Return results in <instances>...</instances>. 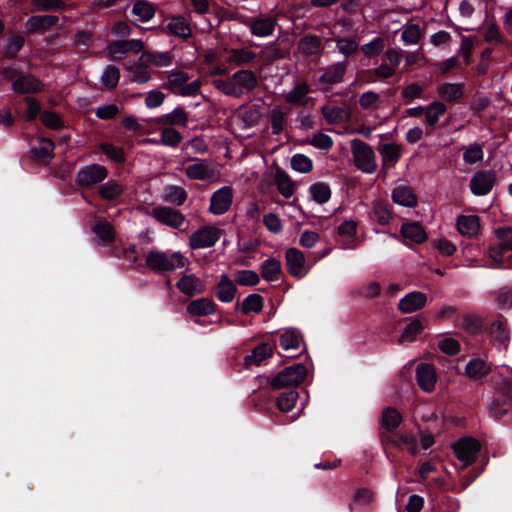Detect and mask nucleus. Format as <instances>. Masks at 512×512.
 <instances>
[{
  "label": "nucleus",
  "mask_w": 512,
  "mask_h": 512,
  "mask_svg": "<svg viewBox=\"0 0 512 512\" xmlns=\"http://www.w3.org/2000/svg\"><path fill=\"white\" fill-rule=\"evenodd\" d=\"M494 392L489 405L490 415L501 419L512 407V370L507 366L500 367L492 376Z\"/></svg>",
  "instance_id": "obj_1"
},
{
  "label": "nucleus",
  "mask_w": 512,
  "mask_h": 512,
  "mask_svg": "<svg viewBox=\"0 0 512 512\" xmlns=\"http://www.w3.org/2000/svg\"><path fill=\"white\" fill-rule=\"evenodd\" d=\"M213 85L227 96L241 98L245 93L252 92L258 86V78L251 70L236 71L227 79H215Z\"/></svg>",
  "instance_id": "obj_2"
},
{
  "label": "nucleus",
  "mask_w": 512,
  "mask_h": 512,
  "mask_svg": "<svg viewBox=\"0 0 512 512\" xmlns=\"http://www.w3.org/2000/svg\"><path fill=\"white\" fill-rule=\"evenodd\" d=\"M186 258L180 252L167 253L160 250H152L146 254L145 266L155 273L171 272L184 268Z\"/></svg>",
  "instance_id": "obj_3"
},
{
  "label": "nucleus",
  "mask_w": 512,
  "mask_h": 512,
  "mask_svg": "<svg viewBox=\"0 0 512 512\" xmlns=\"http://www.w3.org/2000/svg\"><path fill=\"white\" fill-rule=\"evenodd\" d=\"M351 152L354 165L363 173L372 174L377 169L376 155L371 146L365 142L353 139Z\"/></svg>",
  "instance_id": "obj_4"
},
{
  "label": "nucleus",
  "mask_w": 512,
  "mask_h": 512,
  "mask_svg": "<svg viewBox=\"0 0 512 512\" xmlns=\"http://www.w3.org/2000/svg\"><path fill=\"white\" fill-rule=\"evenodd\" d=\"M307 376V368L303 364L286 367L270 380L273 389H282L288 386L301 384Z\"/></svg>",
  "instance_id": "obj_5"
},
{
  "label": "nucleus",
  "mask_w": 512,
  "mask_h": 512,
  "mask_svg": "<svg viewBox=\"0 0 512 512\" xmlns=\"http://www.w3.org/2000/svg\"><path fill=\"white\" fill-rule=\"evenodd\" d=\"M222 234L223 231L213 225L200 227L189 237V246L191 249L210 248L218 242Z\"/></svg>",
  "instance_id": "obj_6"
},
{
  "label": "nucleus",
  "mask_w": 512,
  "mask_h": 512,
  "mask_svg": "<svg viewBox=\"0 0 512 512\" xmlns=\"http://www.w3.org/2000/svg\"><path fill=\"white\" fill-rule=\"evenodd\" d=\"M108 176V170L104 165L89 164L79 169L75 182L81 188H90L101 183Z\"/></svg>",
  "instance_id": "obj_7"
},
{
  "label": "nucleus",
  "mask_w": 512,
  "mask_h": 512,
  "mask_svg": "<svg viewBox=\"0 0 512 512\" xmlns=\"http://www.w3.org/2000/svg\"><path fill=\"white\" fill-rule=\"evenodd\" d=\"M150 214L157 222L172 229H180L186 221V217L181 211L169 206H155Z\"/></svg>",
  "instance_id": "obj_8"
},
{
  "label": "nucleus",
  "mask_w": 512,
  "mask_h": 512,
  "mask_svg": "<svg viewBox=\"0 0 512 512\" xmlns=\"http://www.w3.org/2000/svg\"><path fill=\"white\" fill-rule=\"evenodd\" d=\"M185 175L191 180L216 182L219 172L215 165L207 160H198L185 168Z\"/></svg>",
  "instance_id": "obj_9"
},
{
  "label": "nucleus",
  "mask_w": 512,
  "mask_h": 512,
  "mask_svg": "<svg viewBox=\"0 0 512 512\" xmlns=\"http://www.w3.org/2000/svg\"><path fill=\"white\" fill-rule=\"evenodd\" d=\"M452 448L457 459L461 461L464 466H468L476 460L480 451V444L474 438L464 437L455 442Z\"/></svg>",
  "instance_id": "obj_10"
},
{
  "label": "nucleus",
  "mask_w": 512,
  "mask_h": 512,
  "mask_svg": "<svg viewBox=\"0 0 512 512\" xmlns=\"http://www.w3.org/2000/svg\"><path fill=\"white\" fill-rule=\"evenodd\" d=\"M495 183L496 173L493 170H481L472 176L469 187L475 196H484L490 193Z\"/></svg>",
  "instance_id": "obj_11"
},
{
  "label": "nucleus",
  "mask_w": 512,
  "mask_h": 512,
  "mask_svg": "<svg viewBox=\"0 0 512 512\" xmlns=\"http://www.w3.org/2000/svg\"><path fill=\"white\" fill-rule=\"evenodd\" d=\"M233 202V189L230 186H223L216 190L210 198L209 212L213 215H223L231 207Z\"/></svg>",
  "instance_id": "obj_12"
},
{
  "label": "nucleus",
  "mask_w": 512,
  "mask_h": 512,
  "mask_svg": "<svg viewBox=\"0 0 512 512\" xmlns=\"http://www.w3.org/2000/svg\"><path fill=\"white\" fill-rule=\"evenodd\" d=\"M286 266L289 274L297 279L303 278L309 271L305 256L297 248H289L285 252Z\"/></svg>",
  "instance_id": "obj_13"
},
{
  "label": "nucleus",
  "mask_w": 512,
  "mask_h": 512,
  "mask_svg": "<svg viewBox=\"0 0 512 512\" xmlns=\"http://www.w3.org/2000/svg\"><path fill=\"white\" fill-rule=\"evenodd\" d=\"M347 70L345 61L333 63L322 70L319 76V83L324 87H331L343 81Z\"/></svg>",
  "instance_id": "obj_14"
},
{
  "label": "nucleus",
  "mask_w": 512,
  "mask_h": 512,
  "mask_svg": "<svg viewBox=\"0 0 512 512\" xmlns=\"http://www.w3.org/2000/svg\"><path fill=\"white\" fill-rule=\"evenodd\" d=\"M416 380L419 387L427 393L435 389L437 382V374L434 366L421 363L416 368Z\"/></svg>",
  "instance_id": "obj_15"
},
{
  "label": "nucleus",
  "mask_w": 512,
  "mask_h": 512,
  "mask_svg": "<svg viewBox=\"0 0 512 512\" xmlns=\"http://www.w3.org/2000/svg\"><path fill=\"white\" fill-rule=\"evenodd\" d=\"M402 146L396 143H384L378 147L381 156L382 169L388 170L397 164L402 156Z\"/></svg>",
  "instance_id": "obj_16"
},
{
  "label": "nucleus",
  "mask_w": 512,
  "mask_h": 512,
  "mask_svg": "<svg viewBox=\"0 0 512 512\" xmlns=\"http://www.w3.org/2000/svg\"><path fill=\"white\" fill-rule=\"evenodd\" d=\"M426 304V294L420 291H413L399 300L398 308L403 313H412L422 309Z\"/></svg>",
  "instance_id": "obj_17"
},
{
  "label": "nucleus",
  "mask_w": 512,
  "mask_h": 512,
  "mask_svg": "<svg viewBox=\"0 0 512 512\" xmlns=\"http://www.w3.org/2000/svg\"><path fill=\"white\" fill-rule=\"evenodd\" d=\"M177 288L186 296L192 297L205 290L202 280L194 274L183 275L176 283Z\"/></svg>",
  "instance_id": "obj_18"
},
{
  "label": "nucleus",
  "mask_w": 512,
  "mask_h": 512,
  "mask_svg": "<svg viewBox=\"0 0 512 512\" xmlns=\"http://www.w3.org/2000/svg\"><path fill=\"white\" fill-rule=\"evenodd\" d=\"M43 88V83L33 75L20 76L12 82L13 91L20 94L38 93Z\"/></svg>",
  "instance_id": "obj_19"
},
{
  "label": "nucleus",
  "mask_w": 512,
  "mask_h": 512,
  "mask_svg": "<svg viewBox=\"0 0 512 512\" xmlns=\"http://www.w3.org/2000/svg\"><path fill=\"white\" fill-rule=\"evenodd\" d=\"M237 291L236 283L227 274H222L215 289L217 299L223 303H230L235 299Z\"/></svg>",
  "instance_id": "obj_20"
},
{
  "label": "nucleus",
  "mask_w": 512,
  "mask_h": 512,
  "mask_svg": "<svg viewBox=\"0 0 512 512\" xmlns=\"http://www.w3.org/2000/svg\"><path fill=\"white\" fill-rule=\"evenodd\" d=\"M456 227L462 236L473 238L480 231V219L477 215H460L457 217Z\"/></svg>",
  "instance_id": "obj_21"
},
{
  "label": "nucleus",
  "mask_w": 512,
  "mask_h": 512,
  "mask_svg": "<svg viewBox=\"0 0 512 512\" xmlns=\"http://www.w3.org/2000/svg\"><path fill=\"white\" fill-rule=\"evenodd\" d=\"M277 19L273 16L253 18L249 23L251 33L257 37H267L273 34Z\"/></svg>",
  "instance_id": "obj_22"
},
{
  "label": "nucleus",
  "mask_w": 512,
  "mask_h": 512,
  "mask_svg": "<svg viewBox=\"0 0 512 512\" xmlns=\"http://www.w3.org/2000/svg\"><path fill=\"white\" fill-rule=\"evenodd\" d=\"M393 202L397 205L413 208L417 205V196L407 185L396 186L391 193Z\"/></svg>",
  "instance_id": "obj_23"
},
{
  "label": "nucleus",
  "mask_w": 512,
  "mask_h": 512,
  "mask_svg": "<svg viewBox=\"0 0 512 512\" xmlns=\"http://www.w3.org/2000/svg\"><path fill=\"white\" fill-rule=\"evenodd\" d=\"M139 61L144 66L168 67L172 64L173 57L170 52L144 51Z\"/></svg>",
  "instance_id": "obj_24"
},
{
  "label": "nucleus",
  "mask_w": 512,
  "mask_h": 512,
  "mask_svg": "<svg viewBox=\"0 0 512 512\" xmlns=\"http://www.w3.org/2000/svg\"><path fill=\"white\" fill-rule=\"evenodd\" d=\"M259 269L262 278L267 282H277L283 274L281 262L274 257L263 261Z\"/></svg>",
  "instance_id": "obj_25"
},
{
  "label": "nucleus",
  "mask_w": 512,
  "mask_h": 512,
  "mask_svg": "<svg viewBox=\"0 0 512 512\" xmlns=\"http://www.w3.org/2000/svg\"><path fill=\"white\" fill-rule=\"evenodd\" d=\"M370 215L382 226L389 225L393 220V213L389 203L381 199H376L372 202Z\"/></svg>",
  "instance_id": "obj_26"
},
{
  "label": "nucleus",
  "mask_w": 512,
  "mask_h": 512,
  "mask_svg": "<svg viewBox=\"0 0 512 512\" xmlns=\"http://www.w3.org/2000/svg\"><path fill=\"white\" fill-rule=\"evenodd\" d=\"M447 108L445 104L440 101H434L426 106L424 114V123L427 127V134L431 131L428 128H434L439 119L446 113Z\"/></svg>",
  "instance_id": "obj_27"
},
{
  "label": "nucleus",
  "mask_w": 512,
  "mask_h": 512,
  "mask_svg": "<svg viewBox=\"0 0 512 512\" xmlns=\"http://www.w3.org/2000/svg\"><path fill=\"white\" fill-rule=\"evenodd\" d=\"M274 183L278 192L286 199L293 196L295 192L294 182L290 176L281 168H277L274 174Z\"/></svg>",
  "instance_id": "obj_28"
},
{
  "label": "nucleus",
  "mask_w": 512,
  "mask_h": 512,
  "mask_svg": "<svg viewBox=\"0 0 512 512\" xmlns=\"http://www.w3.org/2000/svg\"><path fill=\"white\" fill-rule=\"evenodd\" d=\"M401 234L406 240L415 244H421L427 240V233L421 224L416 222L404 223L401 227Z\"/></svg>",
  "instance_id": "obj_29"
},
{
  "label": "nucleus",
  "mask_w": 512,
  "mask_h": 512,
  "mask_svg": "<svg viewBox=\"0 0 512 512\" xmlns=\"http://www.w3.org/2000/svg\"><path fill=\"white\" fill-rule=\"evenodd\" d=\"M216 310V304L209 298H199L190 302L187 306V312L192 316L211 315Z\"/></svg>",
  "instance_id": "obj_30"
},
{
  "label": "nucleus",
  "mask_w": 512,
  "mask_h": 512,
  "mask_svg": "<svg viewBox=\"0 0 512 512\" xmlns=\"http://www.w3.org/2000/svg\"><path fill=\"white\" fill-rule=\"evenodd\" d=\"M463 83H443L437 87L439 96L446 101L456 102L464 95Z\"/></svg>",
  "instance_id": "obj_31"
},
{
  "label": "nucleus",
  "mask_w": 512,
  "mask_h": 512,
  "mask_svg": "<svg viewBox=\"0 0 512 512\" xmlns=\"http://www.w3.org/2000/svg\"><path fill=\"white\" fill-rule=\"evenodd\" d=\"M274 346L269 343H262L256 346L250 355L245 357V365L250 367L252 365H259L262 361L272 357Z\"/></svg>",
  "instance_id": "obj_32"
},
{
  "label": "nucleus",
  "mask_w": 512,
  "mask_h": 512,
  "mask_svg": "<svg viewBox=\"0 0 512 512\" xmlns=\"http://www.w3.org/2000/svg\"><path fill=\"white\" fill-rule=\"evenodd\" d=\"M166 30L171 35L183 39L189 38L192 34L189 22L182 16L173 17L167 24Z\"/></svg>",
  "instance_id": "obj_33"
},
{
  "label": "nucleus",
  "mask_w": 512,
  "mask_h": 512,
  "mask_svg": "<svg viewBox=\"0 0 512 512\" xmlns=\"http://www.w3.org/2000/svg\"><path fill=\"white\" fill-rule=\"evenodd\" d=\"M188 113L182 107H176L170 113L164 114L157 119L160 125L186 126L188 123Z\"/></svg>",
  "instance_id": "obj_34"
},
{
  "label": "nucleus",
  "mask_w": 512,
  "mask_h": 512,
  "mask_svg": "<svg viewBox=\"0 0 512 512\" xmlns=\"http://www.w3.org/2000/svg\"><path fill=\"white\" fill-rule=\"evenodd\" d=\"M187 197V191L183 187L177 185L166 186L162 195L163 201L176 206L183 205L187 200Z\"/></svg>",
  "instance_id": "obj_35"
},
{
  "label": "nucleus",
  "mask_w": 512,
  "mask_h": 512,
  "mask_svg": "<svg viewBox=\"0 0 512 512\" xmlns=\"http://www.w3.org/2000/svg\"><path fill=\"white\" fill-rule=\"evenodd\" d=\"M490 372V365L482 359H471L465 367V374L472 380H479Z\"/></svg>",
  "instance_id": "obj_36"
},
{
  "label": "nucleus",
  "mask_w": 512,
  "mask_h": 512,
  "mask_svg": "<svg viewBox=\"0 0 512 512\" xmlns=\"http://www.w3.org/2000/svg\"><path fill=\"white\" fill-rule=\"evenodd\" d=\"M401 422L402 415L397 409L393 407L383 409L380 424L385 430L389 432L394 431L399 427Z\"/></svg>",
  "instance_id": "obj_37"
},
{
  "label": "nucleus",
  "mask_w": 512,
  "mask_h": 512,
  "mask_svg": "<svg viewBox=\"0 0 512 512\" xmlns=\"http://www.w3.org/2000/svg\"><path fill=\"white\" fill-rule=\"evenodd\" d=\"M59 18L55 15H36L28 18L26 28L28 31H37L54 26L58 23Z\"/></svg>",
  "instance_id": "obj_38"
},
{
  "label": "nucleus",
  "mask_w": 512,
  "mask_h": 512,
  "mask_svg": "<svg viewBox=\"0 0 512 512\" xmlns=\"http://www.w3.org/2000/svg\"><path fill=\"white\" fill-rule=\"evenodd\" d=\"M424 31L415 23H406L401 28V40L405 45H416L421 40Z\"/></svg>",
  "instance_id": "obj_39"
},
{
  "label": "nucleus",
  "mask_w": 512,
  "mask_h": 512,
  "mask_svg": "<svg viewBox=\"0 0 512 512\" xmlns=\"http://www.w3.org/2000/svg\"><path fill=\"white\" fill-rule=\"evenodd\" d=\"M55 145L48 138H41L37 144L33 146L32 152L34 156L42 162H49L53 157Z\"/></svg>",
  "instance_id": "obj_40"
},
{
  "label": "nucleus",
  "mask_w": 512,
  "mask_h": 512,
  "mask_svg": "<svg viewBox=\"0 0 512 512\" xmlns=\"http://www.w3.org/2000/svg\"><path fill=\"white\" fill-rule=\"evenodd\" d=\"M123 191V186L115 180H109L98 188L99 196L107 201H113L119 198Z\"/></svg>",
  "instance_id": "obj_41"
},
{
  "label": "nucleus",
  "mask_w": 512,
  "mask_h": 512,
  "mask_svg": "<svg viewBox=\"0 0 512 512\" xmlns=\"http://www.w3.org/2000/svg\"><path fill=\"white\" fill-rule=\"evenodd\" d=\"M310 89L308 84L305 82H301L296 84L291 91L285 94V100L292 105H305L306 103V95L309 93Z\"/></svg>",
  "instance_id": "obj_42"
},
{
  "label": "nucleus",
  "mask_w": 512,
  "mask_h": 512,
  "mask_svg": "<svg viewBox=\"0 0 512 512\" xmlns=\"http://www.w3.org/2000/svg\"><path fill=\"white\" fill-rule=\"evenodd\" d=\"M301 335L295 329L284 330L279 337V344L285 351L296 350L299 348Z\"/></svg>",
  "instance_id": "obj_43"
},
{
  "label": "nucleus",
  "mask_w": 512,
  "mask_h": 512,
  "mask_svg": "<svg viewBox=\"0 0 512 512\" xmlns=\"http://www.w3.org/2000/svg\"><path fill=\"white\" fill-rule=\"evenodd\" d=\"M298 49L305 56L315 55L321 49V39L316 35H306L300 39Z\"/></svg>",
  "instance_id": "obj_44"
},
{
  "label": "nucleus",
  "mask_w": 512,
  "mask_h": 512,
  "mask_svg": "<svg viewBox=\"0 0 512 512\" xmlns=\"http://www.w3.org/2000/svg\"><path fill=\"white\" fill-rule=\"evenodd\" d=\"M154 5L147 0H138L133 4L132 13L142 22H148L155 16Z\"/></svg>",
  "instance_id": "obj_45"
},
{
  "label": "nucleus",
  "mask_w": 512,
  "mask_h": 512,
  "mask_svg": "<svg viewBox=\"0 0 512 512\" xmlns=\"http://www.w3.org/2000/svg\"><path fill=\"white\" fill-rule=\"evenodd\" d=\"M91 229L102 242L110 243L114 240L113 226L106 220L99 219L95 221Z\"/></svg>",
  "instance_id": "obj_46"
},
{
  "label": "nucleus",
  "mask_w": 512,
  "mask_h": 512,
  "mask_svg": "<svg viewBox=\"0 0 512 512\" xmlns=\"http://www.w3.org/2000/svg\"><path fill=\"white\" fill-rule=\"evenodd\" d=\"M256 54L248 49H230L228 51L227 62L241 66L251 63L255 60Z\"/></svg>",
  "instance_id": "obj_47"
},
{
  "label": "nucleus",
  "mask_w": 512,
  "mask_h": 512,
  "mask_svg": "<svg viewBox=\"0 0 512 512\" xmlns=\"http://www.w3.org/2000/svg\"><path fill=\"white\" fill-rule=\"evenodd\" d=\"M182 134L172 127H164L160 129L159 143L171 148H177L182 142Z\"/></svg>",
  "instance_id": "obj_48"
},
{
  "label": "nucleus",
  "mask_w": 512,
  "mask_h": 512,
  "mask_svg": "<svg viewBox=\"0 0 512 512\" xmlns=\"http://www.w3.org/2000/svg\"><path fill=\"white\" fill-rule=\"evenodd\" d=\"M311 198L318 204H324L331 198L330 186L324 182H317L309 187Z\"/></svg>",
  "instance_id": "obj_49"
},
{
  "label": "nucleus",
  "mask_w": 512,
  "mask_h": 512,
  "mask_svg": "<svg viewBox=\"0 0 512 512\" xmlns=\"http://www.w3.org/2000/svg\"><path fill=\"white\" fill-rule=\"evenodd\" d=\"M490 333L494 341L501 345L507 346L510 339V332L507 328V323L497 320L491 324Z\"/></svg>",
  "instance_id": "obj_50"
},
{
  "label": "nucleus",
  "mask_w": 512,
  "mask_h": 512,
  "mask_svg": "<svg viewBox=\"0 0 512 512\" xmlns=\"http://www.w3.org/2000/svg\"><path fill=\"white\" fill-rule=\"evenodd\" d=\"M263 305L264 300L260 294H250L243 300L241 304V311L243 314H258L262 311Z\"/></svg>",
  "instance_id": "obj_51"
},
{
  "label": "nucleus",
  "mask_w": 512,
  "mask_h": 512,
  "mask_svg": "<svg viewBox=\"0 0 512 512\" xmlns=\"http://www.w3.org/2000/svg\"><path fill=\"white\" fill-rule=\"evenodd\" d=\"M337 51L346 58L354 55L359 49V43L353 38L338 37L334 39Z\"/></svg>",
  "instance_id": "obj_52"
},
{
  "label": "nucleus",
  "mask_w": 512,
  "mask_h": 512,
  "mask_svg": "<svg viewBox=\"0 0 512 512\" xmlns=\"http://www.w3.org/2000/svg\"><path fill=\"white\" fill-rule=\"evenodd\" d=\"M298 397V392L295 390L281 393L277 398L276 405L280 411L289 412L295 407Z\"/></svg>",
  "instance_id": "obj_53"
},
{
  "label": "nucleus",
  "mask_w": 512,
  "mask_h": 512,
  "mask_svg": "<svg viewBox=\"0 0 512 512\" xmlns=\"http://www.w3.org/2000/svg\"><path fill=\"white\" fill-rule=\"evenodd\" d=\"M120 79V71L113 65H108L101 75V84L107 89H113L117 86Z\"/></svg>",
  "instance_id": "obj_54"
},
{
  "label": "nucleus",
  "mask_w": 512,
  "mask_h": 512,
  "mask_svg": "<svg viewBox=\"0 0 512 512\" xmlns=\"http://www.w3.org/2000/svg\"><path fill=\"white\" fill-rule=\"evenodd\" d=\"M286 116L287 112L282 108L276 107L271 110L270 123L272 134L278 135L284 130Z\"/></svg>",
  "instance_id": "obj_55"
},
{
  "label": "nucleus",
  "mask_w": 512,
  "mask_h": 512,
  "mask_svg": "<svg viewBox=\"0 0 512 512\" xmlns=\"http://www.w3.org/2000/svg\"><path fill=\"white\" fill-rule=\"evenodd\" d=\"M463 152V161L466 164L472 165L483 159L484 151L481 145L479 144H470L465 146Z\"/></svg>",
  "instance_id": "obj_56"
},
{
  "label": "nucleus",
  "mask_w": 512,
  "mask_h": 512,
  "mask_svg": "<svg viewBox=\"0 0 512 512\" xmlns=\"http://www.w3.org/2000/svg\"><path fill=\"white\" fill-rule=\"evenodd\" d=\"M321 112L329 124H338L345 119L344 110L337 106L325 105L321 108Z\"/></svg>",
  "instance_id": "obj_57"
},
{
  "label": "nucleus",
  "mask_w": 512,
  "mask_h": 512,
  "mask_svg": "<svg viewBox=\"0 0 512 512\" xmlns=\"http://www.w3.org/2000/svg\"><path fill=\"white\" fill-rule=\"evenodd\" d=\"M359 104L364 110L375 111L380 108V95L373 91H368L360 95Z\"/></svg>",
  "instance_id": "obj_58"
},
{
  "label": "nucleus",
  "mask_w": 512,
  "mask_h": 512,
  "mask_svg": "<svg viewBox=\"0 0 512 512\" xmlns=\"http://www.w3.org/2000/svg\"><path fill=\"white\" fill-rule=\"evenodd\" d=\"M423 330V324L418 319H413L404 328L399 342H412L416 339L417 335Z\"/></svg>",
  "instance_id": "obj_59"
},
{
  "label": "nucleus",
  "mask_w": 512,
  "mask_h": 512,
  "mask_svg": "<svg viewBox=\"0 0 512 512\" xmlns=\"http://www.w3.org/2000/svg\"><path fill=\"white\" fill-rule=\"evenodd\" d=\"M235 281L241 286H256L260 283V276L254 270H239L235 274Z\"/></svg>",
  "instance_id": "obj_60"
},
{
  "label": "nucleus",
  "mask_w": 512,
  "mask_h": 512,
  "mask_svg": "<svg viewBox=\"0 0 512 512\" xmlns=\"http://www.w3.org/2000/svg\"><path fill=\"white\" fill-rule=\"evenodd\" d=\"M291 167L299 173H309L313 169V163L308 156L298 153L292 156Z\"/></svg>",
  "instance_id": "obj_61"
},
{
  "label": "nucleus",
  "mask_w": 512,
  "mask_h": 512,
  "mask_svg": "<svg viewBox=\"0 0 512 512\" xmlns=\"http://www.w3.org/2000/svg\"><path fill=\"white\" fill-rule=\"evenodd\" d=\"M188 79L189 76L185 72L173 70L168 75L167 87L175 92L177 89H181Z\"/></svg>",
  "instance_id": "obj_62"
},
{
  "label": "nucleus",
  "mask_w": 512,
  "mask_h": 512,
  "mask_svg": "<svg viewBox=\"0 0 512 512\" xmlns=\"http://www.w3.org/2000/svg\"><path fill=\"white\" fill-rule=\"evenodd\" d=\"M385 48V40L382 37H376L370 42L361 46V51L368 57L378 55Z\"/></svg>",
  "instance_id": "obj_63"
},
{
  "label": "nucleus",
  "mask_w": 512,
  "mask_h": 512,
  "mask_svg": "<svg viewBox=\"0 0 512 512\" xmlns=\"http://www.w3.org/2000/svg\"><path fill=\"white\" fill-rule=\"evenodd\" d=\"M496 237L499 240L498 244L502 246V249L512 251V228L502 227L495 231Z\"/></svg>",
  "instance_id": "obj_64"
}]
</instances>
